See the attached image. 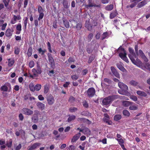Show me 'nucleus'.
<instances>
[{"label": "nucleus", "mask_w": 150, "mask_h": 150, "mask_svg": "<svg viewBox=\"0 0 150 150\" xmlns=\"http://www.w3.org/2000/svg\"><path fill=\"white\" fill-rule=\"evenodd\" d=\"M38 11L39 13V17L38 18V20L36 19L34 21V24L36 27H37L38 26V21H40L43 18L44 16V14L43 13L44 10L41 6H38Z\"/></svg>", "instance_id": "1"}, {"label": "nucleus", "mask_w": 150, "mask_h": 150, "mask_svg": "<svg viewBox=\"0 0 150 150\" xmlns=\"http://www.w3.org/2000/svg\"><path fill=\"white\" fill-rule=\"evenodd\" d=\"M117 98V96L116 95L109 96L105 98L103 100L102 103L104 105H108L110 104L112 101Z\"/></svg>", "instance_id": "2"}, {"label": "nucleus", "mask_w": 150, "mask_h": 150, "mask_svg": "<svg viewBox=\"0 0 150 150\" xmlns=\"http://www.w3.org/2000/svg\"><path fill=\"white\" fill-rule=\"evenodd\" d=\"M129 51L130 54H128V57L132 62L134 64L136 65L137 62L134 58L136 59L137 58L136 54L134 52L133 49L131 47H129Z\"/></svg>", "instance_id": "3"}, {"label": "nucleus", "mask_w": 150, "mask_h": 150, "mask_svg": "<svg viewBox=\"0 0 150 150\" xmlns=\"http://www.w3.org/2000/svg\"><path fill=\"white\" fill-rule=\"evenodd\" d=\"M88 4L86 5L85 7L87 8L92 7L100 8L101 7V4H96L94 3V0H88Z\"/></svg>", "instance_id": "4"}, {"label": "nucleus", "mask_w": 150, "mask_h": 150, "mask_svg": "<svg viewBox=\"0 0 150 150\" xmlns=\"http://www.w3.org/2000/svg\"><path fill=\"white\" fill-rule=\"evenodd\" d=\"M122 51H123V52H121L119 53V56L123 60L125 61L127 63L129 62L128 60L126 57V54L125 51V50L123 48H121Z\"/></svg>", "instance_id": "5"}, {"label": "nucleus", "mask_w": 150, "mask_h": 150, "mask_svg": "<svg viewBox=\"0 0 150 150\" xmlns=\"http://www.w3.org/2000/svg\"><path fill=\"white\" fill-rule=\"evenodd\" d=\"M87 96L89 98L93 97L95 94V90L93 87L88 88L87 91Z\"/></svg>", "instance_id": "6"}, {"label": "nucleus", "mask_w": 150, "mask_h": 150, "mask_svg": "<svg viewBox=\"0 0 150 150\" xmlns=\"http://www.w3.org/2000/svg\"><path fill=\"white\" fill-rule=\"evenodd\" d=\"M47 101L48 104L50 105L53 104L54 103V99L53 96L50 94L47 97Z\"/></svg>", "instance_id": "7"}, {"label": "nucleus", "mask_w": 150, "mask_h": 150, "mask_svg": "<svg viewBox=\"0 0 150 150\" xmlns=\"http://www.w3.org/2000/svg\"><path fill=\"white\" fill-rule=\"evenodd\" d=\"M22 112L24 114L28 115H31L33 113L32 110L25 108H23L22 109Z\"/></svg>", "instance_id": "8"}, {"label": "nucleus", "mask_w": 150, "mask_h": 150, "mask_svg": "<svg viewBox=\"0 0 150 150\" xmlns=\"http://www.w3.org/2000/svg\"><path fill=\"white\" fill-rule=\"evenodd\" d=\"M118 86L120 88L125 91H127L128 89L127 86L123 83L119 82Z\"/></svg>", "instance_id": "9"}, {"label": "nucleus", "mask_w": 150, "mask_h": 150, "mask_svg": "<svg viewBox=\"0 0 150 150\" xmlns=\"http://www.w3.org/2000/svg\"><path fill=\"white\" fill-rule=\"evenodd\" d=\"M21 19V18L20 15L17 16L14 15L13 18L11 19V23L12 24H14L16 23L17 20H20Z\"/></svg>", "instance_id": "10"}, {"label": "nucleus", "mask_w": 150, "mask_h": 150, "mask_svg": "<svg viewBox=\"0 0 150 150\" xmlns=\"http://www.w3.org/2000/svg\"><path fill=\"white\" fill-rule=\"evenodd\" d=\"M80 132H83L85 134L90 135L91 131L87 127H85L82 129H80Z\"/></svg>", "instance_id": "11"}, {"label": "nucleus", "mask_w": 150, "mask_h": 150, "mask_svg": "<svg viewBox=\"0 0 150 150\" xmlns=\"http://www.w3.org/2000/svg\"><path fill=\"white\" fill-rule=\"evenodd\" d=\"M72 23L74 24H76V26H73V28H76L78 30H80L81 28L82 25V24L81 23H78L76 21L74 20L72 21Z\"/></svg>", "instance_id": "12"}, {"label": "nucleus", "mask_w": 150, "mask_h": 150, "mask_svg": "<svg viewBox=\"0 0 150 150\" xmlns=\"http://www.w3.org/2000/svg\"><path fill=\"white\" fill-rule=\"evenodd\" d=\"M112 73L117 78H120V75L117 72L116 69L113 67H111L110 68Z\"/></svg>", "instance_id": "13"}, {"label": "nucleus", "mask_w": 150, "mask_h": 150, "mask_svg": "<svg viewBox=\"0 0 150 150\" xmlns=\"http://www.w3.org/2000/svg\"><path fill=\"white\" fill-rule=\"evenodd\" d=\"M148 1V0H144L139 3L137 6V7L138 8H141L146 5Z\"/></svg>", "instance_id": "14"}, {"label": "nucleus", "mask_w": 150, "mask_h": 150, "mask_svg": "<svg viewBox=\"0 0 150 150\" xmlns=\"http://www.w3.org/2000/svg\"><path fill=\"white\" fill-rule=\"evenodd\" d=\"M36 105L38 109L42 110H44L45 108V105L41 102H38L36 103Z\"/></svg>", "instance_id": "15"}, {"label": "nucleus", "mask_w": 150, "mask_h": 150, "mask_svg": "<svg viewBox=\"0 0 150 150\" xmlns=\"http://www.w3.org/2000/svg\"><path fill=\"white\" fill-rule=\"evenodd\" d=\"M40 144V143H35L29 148L28 150H34L39 147Z\"/></svg>", "instance_id": "16"}, {"label": "nucleus", "mask_w": 150, "mask_h": 150, "mask_svg": "<svg viewBox=\"0 0 150 150\" xmlns=\"http://www.w3.org/2000/svg\"><path fill=\"white\" fill-rule=\"evenodd\" d=\"M81 135L80 132L75 135L72 138L71 140V142H75L76 141L79 139Z\"/></svg>", "instance_id": "17"}, {"label": "nucleus", "mask_w": 150, "mask_h": 150, "mask_svg": "<svg viewBox=\"0 0 150 150\" xmlns=\"http://www.w3.org/2000/svg\"><path fill=\"white\" fill-rule=\"evenodd\" d=\"M111 81L110 79L108 78H105L102 81L101 84L102 85L103 84H104L107 85L109 84H111Z\"/></svg>", "instance_id": "18"}, {"label": "nucleus", "mask_w": 150, "mask_h": 150, "mask_svg": "<svg viewBox=\"0 0 150 150\" xmlns=\"http://www.w3.org/2000/svg\"><path fill=\"white\" fill-rule=\"evenodd\" d=\"M48 60L49 62L51 67L52 68H54L55 67V63L53 58L52 57L49 58Z\"/></svg>", "instance_id": "19"}, {"label": "nucleus", "mask_w": 150, "mask_h": 150, "mask_svg": "<svg viewBox=\"0 0 150 150\" xmlns=\"http://www.w3.org/2000/svg\"><path fill=\"white\" fill-rule=\"evenodd\" d=\"M8 66L9 67H11L14 64L15 61L13 58H11L8 59Z\"/></svg>", "instance_id": "20"}, {"label": "nucleus", "mask_w": 150, "mask_h": 150, "mask_svg": "<svg viewBox=\"0 0 150 150\" xmlns=\"http://www.w3.org/2000/svg\"><path fill=\"white\" fill-rule=\"evenodd\" d=\"M13 32V31L10 29H8L6 32L5 35L7 37H10L12 36Z\"/></svg>", "instance_id": "21"}, {"label": "nucleus", "mask_w": 150, "mask_h": 150, "mask_svg": "<svg viewBox=\"0 0 150 150\" xmlns=\"http://www.w3.org/2000/svg\"><path fill=\"white\" fill-rule=\"evenodd\" d=\"M137 93L138 95L146 97L147 96L146 93L143 91H137Z\"/></svg>", "instance_id": "22"}, {"label": "nucleus", "mask_w": 150, "mask_h": 150, "mask_svg": "<svg viewBox=\"0 0 150 150\" xmlns=\"http://www.w3.org/2000/svg\"><path fill=\"white\" fill-rule=\"evenodd\" d=\"M44 93L45 94H46L49 91V85L48 83H47L44 86Z\"/></svg>", "instance_id": "23"}, {"label": "nucleus", "mask_w": 150, "mask_h": 150, "mask_svg": "<svg viewBox=\"0 0 150 150\" xmlns=\"http://www.w3.org/2000/svg\"><path fill=\"white\" fill-rule=\"evenodd\" d=\"M63 5L64 8H67L69 6V4H68L67 0H63Z\"/></svg>", "instance_id": "24"}, {"label": "nucleus", "mask_w": 150, "mask_h": 150, "mask_svg": "<svg viewBox=\"0 0 150 150\" xmlns=\"http://www.w3.org/2000/svg\"><path fill=\"white\" fill-rule=\"evenodd\" d=\"M122 118V116L120 114H117L115 115L114 117V120L116 121H117L120 120Z\"/></svg>", "instance_id": "25"}, {"label": "nucleus", "mask_w": 150, "mask_h": 150, "mask_svg": "<svg viewBox=\"0 0 150 150\" xmlns=\"http://www.w3.org/2000/svg\"><path fill=\"white\" fill-rule=\"evenodd\" d=\"M32 48L31 47H29L27 54V56L28 57H30L31 56L32 54Z\"/></svg>", "instance_id": "26"}, {"label": "nucleus", "mask_w": 150, "mask_h": 150, "mask_svg": "<svg viewBox=\"0 0 150 150\" xmlns=\"http://www.w3.org/2000/svg\"><path fill=\"white\" fill-rule=\"evenodd\" d=\"M32 121L35 123H37L38 121V117L37 115L34 114L33 116L32 117Z\"/></svg>", "instance_id": "27"}, {"label": "nucleus", "mask_w": 150, "mask_h": 150, "mask_svg": "<svg viewBox=\"0 0 150 150\" xmlns=\"http://www.w3.org/2000/svg\"><path fill=\"white\" fill-rule=\"evenodd\" d=\"M122 104L124 106L128 107L129 105L130 106V105H132V103L128 101H125L123 102Z\"/></svg>", "instance_id": "28"}, {"label": "nucleus", "mask_w": 150, "mask_h": 150, "mask_svg": "<svg viewBox=\"0 0 150 150\" xmlns=\"http://www.w3.org/2000/svg\"><path fill=\"white\" fill-rule=\"evenodd\" d=\"M76 117L75 115H69V117L68 118L67 121L68 122H70L74 120L76 118Z\"/></svg>", "instance_id": "29"}, {"label": "nucleus", "mask_w": 150, "mask_h": 150, "mask_svg": "<svg viewBox=\"0 0 150 150\" xmlns=\"http://www.w3.org/2000/svg\"><path fill=\"white\" fill-rule=\"evenodd\" d=\"M117 67L121 71L125 72L126 71V69L124 68V67L122 66L121 65L119 64H117Z\"/></svg>", "instance_id": "30"}, {"label": "nucleus", "mask_w": 150, "mask_h": 150, "mask_svg": "<svg viewBox=\"0 0 150 150\" xmlns=\"http://www.w3.org/2000/svg\"><path fill=\"white\" fill-rule=\"evenodd\" d=\"M29 88L30 91L34 92L35 91V86L33 83H31L29 85Z\"/></svg>", "instance_id": "31"}, {"label": "nucleus", "mask_w": 150, "mask_h": 150, "mask_svg": "<svg viewBox=\"0 0 150 150\" xmlns=\"http://www.w3.org/2000/svg\"><path fill=\"white\" fill-rule=\"evenodd\" d=\"M113 8V5L112 4L107 5L105 7V9L107 11H111L112 10Z\"/></svg>", "instance_id": "32"}, {"label": "nucleus", "mask_w": 150, "mask_h": 150, "mask_svg": "<svg viewBox=\"0 0 150 150\" xmlns=\"http://www.w3.org/2000/svg\"><path fill=\"white\" fill-rule=\"evenodd\" d=\"M122 113L126 117H129L130 115L129 112L127 110H125L123 111Z\"/></svg>", "instance_id": "33"}, {"label": "nucleus", "mask_w": 150, "mask_h": 150, "mask_svg": "<svg viewBox=\"0 0 150 150\" xmlns=\"http://www.w3.org/2000/svg\"><path fill=\"white\" fill-rule=\"evenodd\" d=\"M137 108V107L135 105H130L129 108V110H136Z\"/></svg>", "instance_id": "34"}, {"label": "nucleus", "mask_w": 150, "mask_h": 150, "mask_svg": "<svg viewBox=\"0 0 150 150\" xmlns=\"http://www.w3.org/2000/svg\"><path fill=\"white\" fill-rule=\"evenodd\" d=\"M38 50L39 53L41 54L42 55H44L46 51V50L45 49L42 50L41 48H39Z\"/></svg>", "instance_id": "35"}, {"label": "nucleus", "mask_w": 150, "mask_h": 150, "mask_svg": "<svg viewBox=\"0 0 150 150\" xmlns=\"http://www.w3.org/2000/svg\"><path fill=\"white\" fill-rule=\"evenodd\" d=\"M64 24L65 25V27L67 28H68L69 27V23L68 21L65 19L63 20Z\"/></svg>", "instance_id": "36"}, {"label": "nucleus", "mask_w": 150, "mask_h": 150, "mask_svg": "<svg viewBox=\"0 0 150 150\" xmlns=\"http://www.w3.org/2000/svg\"><path fill=\"white\" fill-rule=\"evenodd\" d=\"M108 32H106L104 33L102 35L101 39L104 40L105 39L108 38Z\"/></svg>", "instance_id": "37"}, {"label": "nucleus", "mask_w": 150, "mask_h": 150, "mask_svg": "<svg viewBox=\"0 0 150 150\" xmlns=\"http://www.w3.org/2000/svg\"><path fill=\"white\" fill-rule=\"evenodd\" d=\"M103 120L104 122L107 123L109 125H112V121L109 120L108 118H106L104 117L103 118Z\"/></svg>", "instance_id": "38"}, {"label": "nucleus", "mask_w": 150, "mask_h": 150, "mask_svg": "<svg viewBox=\"0 0 150 150\" xmlns=\"http://www.w3.org/2000/svg\"><path fill=\"white\" fill-rule=\"evenodd\" d=\"M69 111L71 113L74 112L78 110L77 108L74 107H71L69 108Z\"/></svg>", "instance_id": "39"}, {"label": "nucleus", "mask_w": 150, "mask_h": 150, "mask_svg": "<svg viewBox=\"0 0 150 150\" xmlns=\"http://www.w3.org/2000/svg\"><path fill=\"white\" fill-rule=\"evenodd\" d=\"M42 86L41 84H36L35 86V89L36 91H39L41 88Z\"/></svg>", "instance_id": "40"}, {"label": "nucleus", "mask_w": 150, "mask_h": 150, "mask_svg": "<svg viewBox=\"0 0 150 150\" xmlns=\"http://www.w3.org/2000/svg\"><path fill=\"white\" fill-rule=\"evenodd\" d=\"M129 83L130 85L134 86H136L138 84V83L137 81L133 80L130 81Z\"/></svg>", "instance_id": "41"}, {"label": "nucleus", "mask_w": 150, "mask_h": 150, "mask_svg": "<svg viewBox=\"0 0 150 150\" xmlns=\"http://www.w3.org/2000/svg\"><path fill=\"white\" fill-rule=\"evenodd\" d=\"M32 71L33 73V76L35 77H36L38 76V73L37 72V70L35 68H33L32 70Z\"/></svg>", "instance_id": "42"}, {"label": "nucleus", "mask_w": 150, "mask_h": 150, "mask_svg": "<svg viewBox=\"0 0 150 150\" xmlns=\"http://www.w3.org/2000/svg\"><path fill=\"white\" fill-rule=\"evenodd\" d=\"M117 15V13L116 12H113L111 13L110 15V19H112L115 17Z\"/></svg>", "instance_id": "43"}, {"label": "nucleus", "mask_w": 150, "mask_h": 150, "mask_svg": "<svg viewBox=\"0 0 150 150\" xmlns=\"http://www.w3.org/2000/svg\"><path fill=\"white\" fill-rule=\"evenodd\" d=\"M79 77V75L77 74L72 75L71 76V78L73 80H77L78 79Z\"/></svg>", "instance_id": "44"}, {"label": "nucleus", "mask_w": 150, "mask_h": 150, "mask_svg": "<svg viewBox=\"0 0 150 150\" xmlns=\"http://www.w3.org/2000/svg\"><path fill=\"white\" fill-rule=\"evenodd\" d=\"M20 49L18 47H16L15 48L14 53L16 54H18L20 52Z\"/></svg>", "instance_id": "45"}, {"label": "nucleus", "mask_w": 150, "mask_h": 150, "mask_svg": "<svg viewBox=\"0 0 150 150\" xmlns=\"http://www.w3.org/2000/svg\"><path fill=\"white\" fill-rule=\"evenodd\" d=\"M1 90L4 91H7L8 90V88L6 86L4 85L1 88Z\"/></svg>", "instance_id": "46"}, {"label": "nucleus", "mask_w": 150, "mask_h": 150, "mask_svg": "<svg viewBox=\"0 0 150 150\" xmlns=\"http://www.w3.org/2000/svg\"><path fill=\"white\" fill-rule=\"evenodd\" d=\"M78 120L80 121L81 122H85L87 121H89V120L86 118H79L78 119Z\"/></svg>", "instance_id": "47"}, {"label": "nucleus", "mask_w": 150, "mask_h": 150, "mask_svg": "<svg viewBox=\"0 0 150 150\" xmlns=\"http://www.w3.org/2000/svg\"><path fill=\"white\" fill-rule=\"evenodd\" d=\"M28 21V18L25 17V19L24 22H23V23L24 24V28L25 30H26V29Z\"/></svg>", "instance_id": "48"}, {"label": "nucleus", "mask_w": 150, "mask_h": 150, "mask_svg": "<svg viewBox=\"0 0 150 150\" xmlns=\"http://www.w3.org/2000/svg\"><path fill=\"white\" fill-rule=\"evenodd\" d=\"M12 145V141L10 140L6 142V145L8 147H11Z\"/></svg>", "instance_id": "49"}, {"label": "nucleus", "mask_w": 150, "mask_h": 150, "mask_svg": "<svg viewBox=\"0 0 150 150\" xmlns=\"http://www.w3.org/2000/svg\"><path fill=\"white\" fill-rule=\"evenodd\" d=\"M37 69L36 70H37L38 74H40L42 73V70L40 67L39 65H37Z\"/></svg>", "instance_id": "50"}, {"label": "nucleus", "mask_w": 150, "mask_h": 150, "mask_svg": "<svg viewBox=\"0 0 150 150\" xmlns=\"http://www.w3.org/2000/svg\"><path fill=\"white\" fill-rule=\"evenodd\" d=\"M138 52V55H140V56L142 58L143 57H144L145 55L144 53L143 52L142 50H139Z\"/></svg>", "instance_id": "51"}, {"label": "nucleus", "mask_w": 150, "mask_h": 150, "mask_svg": "<svg viewBox=\"0 0 150 150\" xmlns=\"http://www.w3.org/2000/svg\"><path fill=\"white\" fill-rule=\"evenodd\" d=\"M86 27L89 31H91L92 29V26L90 24H88L86 25Z\"/></svg>", "instance_id": "52"}, {"label": "nucleus", "mask_w": 150, "mask_h": 150, "mask_svg": "<svg viewBox=\"0 0 150 150\" xmlns=\"http://www.w3.org/2000/svg\"><path fill=\"white\" fill-rule=\"evenodd\" d=\"M75 98L73 96H71L69 98V101L71 103H73L75 101Z\"/></svg>", "instance_id": "53"}, {"label": "nucleus", "mask_w": 150, "mask_h": 150, "mask_svg": "<svg viewBox=\"0 0 150 150\" xmlns=\"http://www.w3.org/2000/svg\"><path fill=\"white\" fill-rule=\"evenodd\" d=\"M116 140L119 143V144L120 145V144H124V141L121 138H120V139H116Z\"/></svg>", "instance_id": "54"}, {"label": "nucleus", "mask_w": 150, "mask_h": 150, "mask_svg": "<svg viewBox=\"0 0 150 150\" xmlns=\"http://www.w3.org/2000/svg\"><path fill=\"white\" fill-rule=\"evenodd\" d=\"M47 45L48 46V49L49 50V51L50 53H52V51L51 50V45L50 43V42H48L47 43Z\"/></svg>", "instance_id": "55"}, {"label": "nucleus", "mask_w": 150, "mask_h": 150, "mask_svg": "<svg viewBox=\"0 0 150 150\" xmlns=\"http://www.w3.org/2000/svg\"><path fill=\"white\" fill-rule=\"evenodd\" d=\"M134 2L131 4L129 6H127V8L130 7L131 8H132L136 6L137 4V3L136 2Z\"/></svg>", "instance_id": "56"}, {"label": "nucleus", "mask_w": 150, "mask_h": 150, "mask_svg": "<svg viewBox=\"0 0 150 150\" xmlns=\"http://www.w3.org/2000/svg\"><path fill=\"white\" fill-rule=\"evenodd\" d=\"M83 105L85 108H87L88 107V103L85 100L83 102Z\"/></svg>", "instance_id": "57"}, {"label": "nucleus", "mask_w": 150, "mask_h": 150, "mask_svg": "<svg viewBox=\"0 0 150 150\" xmlns=\"http://www.w3.org/2000/svg\"><path fill=\"white\" fill-rule=\"evenodd\" d=\"M81 115H82L88 116L89 115V113L87 111H83L81 112Z\"/></svg>", "instance_id": "58"}, {"label": "nucleus", "mask_w": 150, "mask_h": 150, "mask_svg": "<svg viewBox=\"0 0 150 150\" xmlns=\"http://www.w3.org/2000/svg\"><path fill=\"white\" fill-rule=\"evenodd\" d=\"M29 66L30 68H32L34 66V63L33 61H30L29 64Z\"/></svg>", "instance_id": "59"}, {"label": "nucleus", "mask_w": 150, "mask_h": 150, "mask_svg": "<svg viewBox=\"0 0 150 150\" xmlns=\"http://www.w3.org/2000/svg\"><path fill=\"white\" fill-rule=\"evenodd\" d=\"M16 29L17 30L20 31L21 30V24H18L16 27Z\"/></svg>", "instance_id": "60"}, {"label": "nucleus", "mask_w": 150, "mask_h": 150, "mask_svg": "<svg viewBox=\"0 0 150 150\" xmlns=\"http://www.w3.org/2000/svg\"><path fill=\"white\" fill-rule=\"evenodd\" d=\"M144 67L146 69L150 71V64L149 63H146L144 65Z\"/></svg>", "instance_id": "61"}, {"label": "nucleus", "mask_w": 150, "mask_h": 150, "mask_svg": "<svg viewBox=\"0 0 150 150\" xmlns=\"http://www.w3.org/2000/svg\"><path fill=\"white\" fill-rule=\"evenodd\" d=\"M75 61V60L74 58L71 57H70L68 59V61L69 63L74 62Z\"/></svg>", "instance_id": "62"}, {"label": "nucleus", "mask_w": 150, "mask_h": 150, "mask_svg": "<svg viewBox=\"0 0 150 150\" xmlns=\"http://www.w3.org/2000/svg\"><path fill=\"white\" fill-rule=\"evenodd\" d=\"M93 36V34L92 33H90L88 37V40L89 41H91V39H92Z\"/></svg>", "instance_id": "63"}, {"label": "nucleus", "mask_w": 150, "mask_h": 150, "mask_svg": "<svg viewBox=\"0 0 150 150\" xmlns=\"http://www.w3.org/2000/svg\"><path fill=\"white\" fill-rule=\"evenodd\" d=\"M22 146L21 144H19L18 146H16L15 148V150H19L21 148Z\"/></svg>", "instance_id": "64"}]
</instances>
